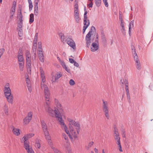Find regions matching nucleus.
Listing matches in <instances>:
<instances>
[{
    "mask_svg": "<svg viewBox=\"0 0 153 153\" xmlns=\"http://www.w3.org/2000/svg\"><path fill=\"white\" fill-rule=\"evenodd\" d=\"M16 3L15 1H13V2L12 6V7L11 9H13L15 10V8L16 6Z\"/></svg>",
    "mask_w": 153,
    "mask_h": 153,
    "instance_id": "53",
    "label": "nucleus"
},
{
    "mask_svg": "<svg viewBox=\"0 0 153 153\" xmlns=\"http://www.w3.org/2000/svg\"><path fill=\"white\" fill-rule=\"evenodd\" d=\"M74 16L76 22L77 23H79L80 18L78 6L77 3L74 5Z\"/></svg>",
    "mask_w": 153,
    "mask_h": 153,
    "instance_id": "5",
    "label": "nucleus"
},
{
    "mask_svg": "<svg viewBox=\"0 0 153 153\" xmlns=\"http://www.w3.org/2000/svg\"><path fill=\"white\" fill-rule=\"evenodd\" d=\"M33 116V113L30 111L28 113L27 116L23 120V123L24 125H27L29 123L31 120Z\"/></svg>",
    "mask_w": 153,
    "mask_h": 153,
    "instance_id": "8",
    "label": "nucleus"
},
{
    "mask_svg": "<svg viewBox=\"0 0 153 153\" xmlns=\"http://www.w3.org/2000/svg\"><path fill=\"white\" fill-rule=\"evenodd\" d=\"M91 31H89L85 37L86 46L88 48H89L91 45Z\"/></svg>",
    "mask_w": 153,
    "mask_h": 153,
    "instance_id": "13",
    "label": "nucleus"
},
{
    "mask_svg": "<svg viewBox=\"0 0 153 153\" xmlns=\"http://www.w3.org/2000/svg\"><path fill=\"white\" fill-rule=\"evenodd\" d=\"M18 27L19 28V30L22 29V22H20V23L19 24Z\"/></svg>",
    "mask_w": 153,
    "mask_h": 153,
    "instance_id": "58",
    "label": "nucleus"
},
{
    "mask_svg": "<svg viewBox=\"0 0 153 153\" xmlns=\"http://www.w3.org/2000/svg\"><path fill=\"white\" fill-rule=\"evenodd\" d=\"M25 135L28 139L31 138L34 135V134L32 133H28Z\"/></svg>",
    "mask_w": 153,
    "mask_h": 153,
    "instance_id": "46",
    "label": "nucleus"
},
{
    "mask_svg": "<svg viewBox=\"0 0 153 153\" xmlns=\"http://www.w3.org/2000/svg\"><path fill=\"white\" fill-rule=\"evenodd\" d=\"M131 48L132 50V54L134 56V57L136 56H138L136 52V49L133 45H131Z\"/></svg>",
    "mask_w": 153,
    "mask_h": 153,
    "instance_id": "30",
    "label": "nucleus"
},
{
    "mask_svg": "<svg viewBox=\"0 0 153 153\" xmlns=\"http://www.w3.org/2000/svg\"><path fill=\"white\" fill-rule=\"evenodd\" d=\"M28 139V138H27L26 135H25L21 139V142L24 143V147L25 149L31 147L29 144V143L26 141Z\"/></svg>",
    "mask_w": 153,
    "mask_h": 153,
    "instance_id": "14",
    "label": "nucleus"
},
{
    "mask_svg": "<svg viewBox=\"0 0 153 153\" xmlns=\"http://www.w3.org/2000/svg\"><path fill=\"white\" fill-rule=\"evenodd\" d=\"M38 55L39 57L40 60L41 62H43L44 61V56L42 50H38Z\"/></svg>",
    "mask_w": 153,
    "mask_h": 153,
    "instance_id": "21",
    "label": "nucleus"
},
{
    "mask_svg": "<svg viewBox=\"0 0 153 153\" xmlns=\"http://www.w3.org/2000/svg\"><path fill=\"white\" fill-rule=\"evenodd\" d=\"M95 4L97 7H99L101 5V0H94Z\"/></svg>",
    "mask_w": 153,
    "mask_h": 153,
    "instance_id": "43",
    "label": "nucleus"
},
{
    "mask_svg": "<svg viewBox=\"0 0 153 153\" xmlns=\"http://www.w3.org/2000/svg\"><path fill=\"white\" fill-rule=\"evenodd\" d=\"M34 20V15L33 14L31 13L30 15L29 22L30 23H32L33 22Z\"/></svg>",
    "mask_w": 153,
    "mask_h": 153,
    "instance_id": "38",
    "label": "nucleus"
},
{
    "mask_svg": "<svg viewBox=\"0 0 153 153\" xmlns=\"http://www.w3.org/2000/svg\"><path fill=\"white\" fill-rule=\"evenodd\" d=\"M70 131L71 132V134L69 133V134L71 136L72 138H70L71 139H72L73 137L75 138H76L77 137V135L79 134V130L78 131L76 129L77 132H76L74 130L73 127H70L69 128Z\"/></svg>",
    "mask_w": 153,
    "mask_h": 153,
    "instance_id": "9",
    "label": "nucleus"
},
{
    "mask_svg": "<svg viewBox=\"0 0 153 153\" xmlns=\"http://www.w3.org/2000/svg\"><path fill=\"white\" fill-rule=\"evenodd\" d=\"M103 1L105 4V6L106 7H108V5L107 2V0H103Z\"/></svg>",
    "mask_w": 153,
    "mask_h": 153,
    "instance_id": "56",
    "label": "nucleus"
},
{
    "mask_svg": "<svg viewBox=\"0 0 153 153\" xmlns=\"http://www.w3.org/2000/svg\"><path fill=\"white\" fill-rule=\"evenodd\" d=\"M18 59L19 62H24L23 56H18Z\"/></svg>",
    "mask_w": 153,
    "mask_h": 153,
    "instance_id": "42",
    "label": "nucleus"
},
{
    "mask_svg": "<svg viewBox=\"0 0 153 153\" xmlns=\"http://www.w3.org/2000/svg\"><path fill=\"white\" fill-rule=\"evenodd\" d=\"M57 111L56 110H55V117L57 119V120L61 126L62 128L65 131L69 137L71 138H72L71 136L69 134V131L67 127L65 124L64 120L62 119V116L61 115V113L58 112V111Z\"/></svg>",
    "mask_w": 153,
    "mask_h": 153,
    "instance_id": "1",
    "label": "nucleus"
},
{
    "mask_svg": "<svg viewBox=\"0 0 153 153\" xmlns=\"http://www.w3.org/2000/svg\"><path fill=\"white\" fill-rule=\"evenodd\" d=\"M39 71L42 78V82L41 85V88L42 89H44L45 96H50V94L48 88L46 85L44 84V83L45 82V76L44 72L42 68H40Z\"/></svg>",
    "mask_w": 153,
    "mask_h": 153,
    "instance_id": "2",
    "label": "nucleus"
},
{
    "mask_svg": "<svg viewBox=\"0 0 153 153\" xmlns=\"http://www.w3.org/2000/svg\"><path fill=\"white\" fill-rule=\"evenodd\" d=\"M120 83V84L123 85L124 84H128V81L127 79L122 78L121 79Z\"/></svg>",
    "mask_w": 153,
    "mask_h": 153,
    "instance_id": "29",
    "label": "nucleus"
},
{
    "mask_svg": "<svg viewBox=\"0 0 153 153\" xmlns=\"http://www.w3.org/2000/svg\"><path fill=\"white\" fill-rule=\"evenodd\" d=\"M59 36L61 39V41L63 42L65 41L66 40L65 38V36L64 34L62 33H60L59 34Z\"/></svg>",
    "mask_w": 153,
    "mask_h": 153,
    "instance_id": "37",
    "label": "nucleus"
},
{
    "mask_svg": "<svg viewBox=\"0 0 153 153\" xmlns=\"http://www.w3.org/2000/svg\"><path fill=\"white\" fill-rule=\"evenodd\" d=\"M40 140L38 139H36L35 143V147L37 149H39L40 148Z\"/></svg>",
    "mask_w": 153,
    "mask_h": 153,
    "instance_id": "28",
    "label": "nucleus"
},
{
    "mask_svg": "<svg viewBox=\"0 0 153 153\" xmlns=\"http://www.w3.org/2000/svg\"><path fill=\"white\" fill-rule=\"evenodd\" d=\"M114 136L117 144L120 143V138L119 134L117 129L115 128L114 131Z\"/></svg>",
    "mask_w": 153,
    "mask_h": 153,
    "instance_id": "10",
    "label": "nucleus"
},
{
    "mask_svg": "<svg viewBox=\"0 0 153 153\" xmlns=\"http://www.w3.org/2000/svg\"><path fill=\"white\" fill-rule=\"evenodd\" d=\"M69 83L72 86L75 84V82L73 79H71L69 80Z\"/></svg>",
    "mask_w": 153,
    "mask_h": 153,
    "instance_id": "50",
    "label": "nucleus"
},
{
    "mask_svg": "<svg viewBox=\"0 0 153 153\" xmlns=\"http://www.w3.org/2000/svg\"><path fill=\"white\" fill-rule=\"evenodd\" d=\"M41 122L43 132L48 131L47 129V126L44 120H41Z\"/></svg>",
    "mask_w": 153,
    "mask_h": 153,
    "instance_id": "25",
    "label": "nucleus"
},
{
    "mask_svg": "<svg viewBox=\"0 0 153 153\" xmlns=\"http://www.w3.org/2000/svg\"><path fill=\"white\" fill-rule=\"evenodd\" d=\"M7 102L10 103L12 104L13 100V97L12 94L4 95Z\"/></svg>",
    "mask_w": 153,
    "mask_h": 153,
    "instance_id": "18",
    "label": "nucleus"
},
{
    "mask_svg": "<svg viewBox=\"0 0 153 153\" xmlns=\"http://www.w3.org/2000/svg\"><path fill=\"white\" fill-rule=\"evenodd\" d=\"M37 44L33 43V51L35 55V56L36 54V49Z\"/></svg>",
    "mask_w": 153,
    "mask_h": 153,
    "instance_id": "39",
    "label": "nucleus"
},
{
    "mask_svg": "<svg viewBox=\"0 0 153 153\" xmlns=\"http://www.w3.org/2000/svg\"><path fill=\"white\" fill-rule=\"evenodd\" d=\"M54 152L55 153H62L61 152L59 151L57 149H54Z\"/></svg>",
    "mask_w": 153,
    "mask_h": 153,
    "instance_id": "63",
    "label": "nucleus"
},
{
    "mask_svg": "<svg viewBox=\"0 0 153 153\" xmlns=\"http://www.w3.org/2000/svg\"><path fill=\"white\" fill-rule=\"evenodd\" d=\"M124 26L125 25L123 22H121L120 24V26L121 27L120 29L122 32L123 34L125 33V31Z\"/></svg>",
    "mask_w": 153,
    "mask_h": 153,
    "instance_id": "33",
    "label": "nucleus"
},
{
    "mask_svg": "<svg viewBox=\"0 0 153 153\" xmlns=\"http://www.w3.org/2000/svg\"><path fill=\"white\" fill-rule=\"evenodd\" d=\"M134 59L136 62L135 66L136 68L138 70H140L141 68V66L138 56H136L134 57Z\"/></svg>",
    "mask_w": 153,
    "mask_h": 153,
    "instance_id": "16",
    "label": "nucleus"
},
{
    "mask_svg": "<svg viewBox=\"0 0 153 153\" xmlns=\"http://www.w3.org/2000/svg\"><path fill=\"white\" fill-rule=\"evenodd\" d=\"M62 136L64 139L66 140V141L68 140V138L67 136L65 133H63L62 134Z\"/></svg>",
    "mask_w": 153,
    "mask_h": 153,
    "instance_id": "52",
    "label": "nucleus"
},
{
    "mask_svg": "<svg viewBox=\"0 0 153 153\" xmlns=\"http://www.w3.org/2000/svg\"><path fill=\"white\" fill-rule=\"evenodd\" d=\"M25 149L28 153H34L31 147Z\"/></svg>",
    "mask_w": 153,
    "mask_h": 153,
    "instance_id": "45",
    "label": "nucleus"
},
{
    "mask_svg": "<svg viewBox=\"0 0 153 153\" xmlns=\"http://www.w3.org/2000/svg\"><path fill=\"white\" fill-rule=\"evenodd\" d=\"M26 81L27 84V86L29 91L31 92V84L30 79L28 77L26 78Z\"/></svg>",
    "mask_w": 153,
    "mask_h": 153,
    "instance_id": "26",
    "label": "nucleus"
},
{
    "mask_svg": "<svg viewBox=\"0 0 153 153\" xmlns=\"http://www.w3.org/2000/svg\"><path fill=\"white\" fill-rule=\"evenodd\" d=\"M4 51V49L2 48L0 49V58L3 54Z\"/></svg>",
    "mask_w": 153,
    "mask_h": 153,
    "instance_id": "55",
    "label": "nucleus"
},
{
    "mask_svg": "<svg viewBox=\"0 0 153 153\" xmlns=\"http://www.w3.org/2000/svg\"><path fill=\"white\" fill-rule=\"evenodd\" d=\"M25 56L26 60L27 68V72H30L31 69V55L30 52L26 50L25 52Z\"/></svg>",
    "mask_w": 153,
    "mask_h": 153,
    "instance_id": "3",
    "label": "nucleus"
},
{
    "mask_svg": "<svg viewBox=\"0 0 153 153\" xmlns=\"http://www.w3.org/2000/svg\"><path fill=\"white\" fill-rule=\"evenodd\" d=\"M15 10H14L13 9L11 10L10 11V19H12L13 17V15L14 14L15 12Z\"/></svg>",
    "mask_w": 153,
    "mask_h": 153,
    "instance_id": "41",
    "label": "nucleus"
},
{
    "mask_svg": "<svg viewBox=\"0 0 153 153\" xmlns=\"http://www.w3.org/2000/svg\"><path fill=\"white\" fill-rule=\"evenodd\" d=\"M46 110L51 116L52 117L54 116L55 115L54 110H53L49 106H47L46 108Z\"/></svg>",
    "mask_w": 153,
    "mask_h": 153,
    "instance_id": "19",
    "label": "nucleus"
},
{
    "mask_svg": "<svg viewBox=\"0 0 153 153\" xmlns=\"http://www.w3.org/2000/svg\"><path fill=\"white\" fill-rule=\"evenodd\" d=\"M118 146V147H119V150L120 152H122L123 150L122 148V146L121 145L120 143L117 144Z\"/></svg>",
    "mask_w": 153,
    "mask_h": 153,
    "instance_id": "54",
    "label": "nucleus"
},
{
    "mask_svg": "<svg viewBox=\"0 0 153 153\" xmlns=\"http://www.w3.org/2000/svg\"><path fill=\"white\" fill-rule=\"evenodd\" d=\"M38 50H42V45L41 42H39L38 43Z\"/></svg>",
    "mask_w": 153,
    "mask_h": 153,
    "instance_id": "49",
    "label": "nucleus"
},
{
    "mask_svg": "<svg viewBox=\"0 0 153 153\" xmlns=\"http://www.w3.org/2000/svg\"><path fill=\"white\" fill-rule=\"evenodd\" d=\"M54 102L56 107L55 108L54 112H55V110H57V111H58V112L61 113V114H63V108L58 100L56 99H54Z\"/></svg>",
    "mask_w": 153,
    "mask_h": 153,
    "instance_id": "7",
    "label": "nucleus"
},
{
    "mask_svg": "<svg viewBox=\"0 0 153 153\" xmlns=\"http://www.w3.org/2000/svg\"><path fill=\"white\" fill-rule=\"evenodd\" d=\"M99 43L93 42L92 43L91 46V51L95 52L99 48Z\"/></svg>",
    "mask_w": 153,
    "mask_h": 153,
    "instance_id": "17",
    "label": "nucleus"
},
{
    "mask_svg": "<svg viewBox=\"0 0 153 153\" xmlns=\"http://www.w3.org/2000/svg\"><path fill=\"white\" fill-rule=\"evenodd\" d=\"M83 21L84 25L83 27V33H84L85 32L86 29L89 26L90 22L89 20L88 19L86 20H83Z\"/></svg>",
    "mask_w": 153,
    "mask_h": 153,
    "instance_id": "20",
    "label": "nucleus"
},
{
    "mask_svg": "<svg viewBox=\"0 0 153 153\" xmlns=\"http://www.w3.org/2000/svg\"><path fill=\"white\" fill-rule=\"evenodd\" d=\"M48 144L51 147V148L53 149V151L54 152V149H57L56 148H55L53 146V144L52 140L51 139L47 140Z\"/></svg>",
    "mask_w": 153,
    "mask_h": 153,
    "instance_id": "34",
    "label": "nucleus"
},
{
    "mask_svg": "<svg viewBox=\"0 0 153 153\" xmlns=\"http://www.w3.org/2000/svg\"><path fill=\"white\" fill-rule=\"evenodd\" d=\"M40 0H34V13L35 16H37L39 13L38 4Z\"/></svg>",
    "mask_w": 153,
    "mask_h": 153,
    "instance_id": "11",
    "label": "nucleus"
},
{
    "mask_svg": "<svg viewBox=\"0 0 153 153\" xmlns=\"http://www.w3.org/2000/svg\"><path fill=\"white\" fill-rule=\"evenodd\" d=\"M122 135L123 137H125L126 136L125 134V131L124 130H122Z\"/></svg>",
    "mask_w": 153,
    "mask_h": 153,
    "instance_id": "60",
    "label": "nucleus"
},
{
    "mask_svg": "<svg viewBox=\"0 0 153 153\" xmlns=\"http://www.w3.org/2000/svg\"><path fill=\"white\" fill-rule=\"evenodd\" d=\"M23 16L22 14V9L19 8V9L17 10V17L20 22H22Z\"/></svg>",
    "mask_w": 153,
    "mask_h": 153,
    "instance_id": "23",
    "label": "nucleus"
},
{
    "mask_svg": "<svg viewBox=\"0 0 153 153\" xmlns=\"http://www.w3.org/2000/svg\"><path fill=\"white\" fill-rule=\"evenodd\" d=\"M68 73L71 74L70 70L67 67L64 69Z\"/></svg>",
    "mask_w": 153,
    "mask_h": 153,
    "instance_id": "59",
    "label": "nucleus"
},
{
    "mask_svg": "<svg viewBox=\"0 0 153 153\" xmlns=\"http://www.w3.org/2000/svg\"><path fill=\"white\" fill-rule=\"evenodd\" d=\"M89 3V4L88 5V6L90 7H92L93 5V2H88Z\"/></svg>",
    "mask_w": 153,
    "mask_h": 153,
    "instance_id": "61",
    "label": "nucleus"
},
{
    "mask_svg": "<svg viewBox=\"0 0 153 153\" xmlns=\"http://www.w3.org/2000/svg\"><path fill=\"white\" fill-rule=\"evenodd\" d=\"M18 35L20 37H21L22 36V29H20V30H19V31L18 32Z\"/></svg>",
    "mask_w": 153,
    "mask_h": 153,
    "instance_id": "51",
    "label": "nucleus"
},
{
    "mask_svg": "<svg viewBox=\"0 0 153 153\" xmlns=\"http://www.w3.org/2000/svg\"><path fill=\"white\" fill-rule=\"evenodd\" d=\"M94 144V142L93 141L90 142L87 145L85 146V149L88 150Z\"/></svg>",
    "mask_w": 153,
    "mask_h": 153,
    "instance_id": "35",
    "label": "nucleus"
},
{
    "mask_svg": "<svg viewBox=\"0 0 153 153\" xmlns=\"http://www.w3.org/2000/svg\"><path fill=\"white\" fill-rule=\"evenodd\" d=\"M46 139L47 140L51 139L48 131L44 132Z\"/></svg>",
    "mask_w": 153,
    "mask_h": 153,
    "instance_id": "31",
    "label": "nucleus"
},
{
    "mask_svg": "<svg viewBox=\"0 0 153 153\" xmlns=\"http://www.w3.org/2000/svg\"><path fill=\"white\" fill-rule=\"evenodd\" d=\"M103 104L102 105V109L104 113V114L107 119L110 118V114L109 112V106L108 102L103 100Z\"/></svg>",
    "mask_w": 153,
    "mask_h": 153,
    "instance_id": "4",
    "label": "nucleus"
},
{
    "mask_svg": "<svg viewBox=\"0 0 153 153\" xmlns=\"http://www.w3.org/2000/svg\"><path fill=\"white\" fill-rule=\"evenodd\" d=\"M38 33H37L35 34V36L34 39L33 43L37 44L38 40Z\"/></svg>",
    "mask_w": 153,
    "mask_h": 153,
    "instance_id": "40",
    "label": "nucleus"
},
{
    "mask_svg": "<svg viewBox=\"0 0 153 153\" xmlns=\"http://www.w3.org/2000/svg\"><path fill=\"white\" fill-rule=\"evenodd\" d=\"M29 6L30 10H31L33 7L32 3L29 4Z\"/></svg>",
    "mask_w": 153,
    "mask_h": 153,
    "instance_id": "57",
    "label": "nucleus"
},
{
    "mask_svg": "<svg viewBox=\"0 0 153 153\" xmlns=\"http://www.w3.org/2000/svg\"><path fill=\"white\" fill-rule=\"evenodd\" d=\"M4 95L9 94L11 93V90L10 88V85L8 83H6L4 89Z\"/></svg>",
    "mask_w": 153,
    "mask_h": 153,
    "instance_id": "15",
    "label": "nucleus"
},
{
    "mask_svg": "<svg viewBox=\"0 0 153 153\" xmlns=\"http://www.w3.org/2000/svg\"><path fill=\"white\" fill-rule=\"evenodd\" d=\"M49 96H45V98L46 103L47 105V106H49V105L51 101L50 100Z\"/></svg>",
    "mask_w": 153,
    "mask_h": 153,
    "instance_id": "36",
    "label": "nucleus"
},
{
    "mask_svg": "<svg viewBox=\"0 0 153 153\" xmlns=\"http://www.w3.org/2000/svg\"><path fill=\"white\" fill-rule=\"evenodd\" d=\"M67 120L69 123V128L72 127V126H74L78 131L79 129L80 128V125L79 123L77 122H76L75 120H72L71 118H67Z\"/></svg>",
    "mask_w": 153,
    "mask_h": 153,
    "instance_id": "6",
    "label": "nucleus"
},
{
    "mask_svg": "<svg viewBox=\"0 0 153 153\" xmlns=\"http://www.w3.org/2000/svg\"><path fill=\"white\" fill-rule=\"evenodd\" d=\"M24 62H19V68L21 71H23L24 67Z\"/></svg>",
    "mask_w": 153,
    "mask_h": 153,
    "instance_id": "32",
    "label": "nucleus"
},
{
    "mask_svg": "<svg viewBox=\"0 0 153 153\" xmlns=\"http://www.w3.org/2000/svg\"><path fill=\"white\" fill-rule=\"evenodd\" d=\"M18 56H23V52L22 51V49L20 48L18 52Z\"/></svg>",
    "mask_w": 153,
    "mask_h": 153,
    "instance_id": "48",
    "label": "nucleus"
},
{
    "mask_svg": "<svg viewBox=\"0 0 153 153\" xmlns=\"http://www.w3.org/2000/svg\"><path fill=\"white\" fill-rule=\"evenodd\" d=\"M69 61L71 63H74L75 61L72 59L69 58Z\"/></svg>",
    "mask_w": 153,
    "mask_h": 153,
    "instance_id": "62",
    "label": "nucleus"
},
{
    "mask_svg": "<svg viewBox=\"0 0 153 153\" xmlns=\"http://www.w3.org/2000/svg\"><path fill=\"white\" fill-rule=\"evenodd\" d=\"M101 38L102 40L103 41L105 42L106 41L105 37V36L104 33L103 32H102L101 33Z\"/></svg>",
    "mask_w": 153,
    "mask_h": 153,
    "instance_id": "47",
    "label": "nucleus"
},
{
    "mask_svg": "<svg viewBox=\"0 0 153 153\" xmlns=\"http://www.w3.org/2000/svg\"><path fill=\"white\" fill-rule=\"evenodd\" d=\"M95 43H99V41H98V35H97L96 37V38L95 39Z\"/></svg>",
    "mask_w": 153,
    "mask_h": 153,
    "instance_id": "64",
    "label": "nucleus"
},
{
    "mask_svg": "<svg viewBox=\"0 0 153 153\" xmlns=\"http://www.w3.org/2000/svg\"><path fill=\"white\" fill-rule=\"evenodd\" d=\"M134 21L133 20L131 21L129 25V34L130 33V29L131 28V26L133 27L134 26Z\"/></svg>",
    "mask_w": 153,
    "mask_h": 153,
    "instance_id": "44",
    "label": "nucleus"
},
{
    "mask_svg": "<svg viewBox=\"0 0 153 153\" xmlns=\"http://www.w3.org/2000/svg\"><path fill=\"white\" fill-rule=\"evenodd\" d=\"M66 43L73 49L76 48V45L74 40L71 38L68 37L65 40Z\"/></svg>",
    "mask_w": 153,
    "mask_h": 153,
    "instance_id": "12",
    "label": "nucleus"
},
{
    "mask_svg": "<svg viewBox=\"0 0 153 153\" xmlns=\"http://www.w3.org/2000/svg\"><path fill=\"white\" fill-rule=\"evenodd\" d=\"M4 113L5 115H7L9 114L8 108L7 105L4 103L3 107Z\"/></svg>",
    "mask_w": 153,
    "mask_h": 153,
    "instance_id": "27",
    "label": "nucleus"
},
{
    "mask_svg": "<svg viewBox=\"0 0 153 153\" xmlns=\"http://www.w3.org/2000/svg\"><path fill=\"white\" fill-rule=\"evenodd\" d=\"M62 76V74L61 72H58L55 75L54 77V79H53L52 81V82H55L59 78L61 77Z\"/></svg>",
    "mask_w": 153,
    "mask_h": 153,
    "instance_id": "22",
    "label": "nucleus"
},
{
    "mask_svg": "<svg viewBox=\"0 0 153 153\" xmlns=\"http://www.w3.org/2000/svg\"><path fill=\"white\" fill-rule=\"evenodd\" d=\"M12 131L14 134L18 136L20 135L21 131L18 128H13Z\"/></svg>",
    "mask_w": 153,
    "mask_h": 153,
    "instance_id": "24",
    "label": "nucleus"
}]
</instances>
